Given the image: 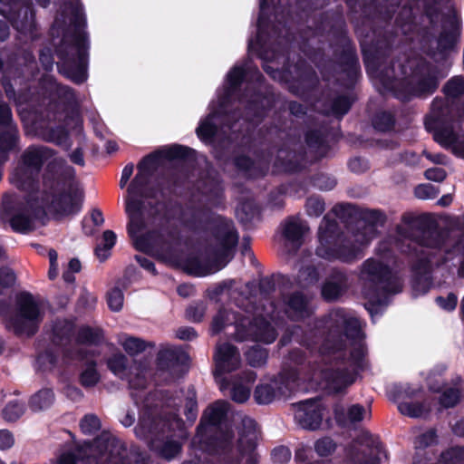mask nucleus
<instances>
[{
  "label": "nucleus",
  "mask_w": 464,
  "mask_h": 464,
  "mask_svg": "<svg viewBox=\"0 0 464 464\" xmlns=\"http://www.w3.org/2000/svg\"><path fill=\"white\" fill-rule=\"evenodd\" d=\"M425 177L433 181H442L446 177V172L441 168H432L425 171Z\"/></svg>",
  "instance_id": "64"
},
{
  "label": "nucleus",
  "mask_w": 464,
  "mask_h": 464,
  "mask_svg": "<svg viewBox=\"0 0 464 464\" xmlns=\"http://www.w3.org/2000/svg\"><path fill=\"white\" fill-rule=\"evenodd\" d=\"M445 92L448 95L458 96L464 92V79L462 77H455L448 82L445 86Z\"/></svg>",
  "instance_id": "52"
},
{
  "label": "nucleus",
  "mask_w": 464,
  "mask_h": 464,
  "mask_svg": "<svg viewBox=\"0 0 464 464\" xmlns=\"http://www.w3.org/2000/svg\"><path fill=\"white\" fill-rule=\"evenodd\" d=\"M410 84L414 94H425L433 92L438 85L437 78L429 66L422 63L413 72Z\"/></svg>",
  "instance_id": "22"
},
{
  "label": "nucleus",
  "mask_w": 464,
  "mask_h": 464,
  "mask_svg": "<svg viewBox=\"0 0 464 464\" xmlns=\"http://www.w3.org/2000/svg\"><path fill=\"white\" fill-rule=\"evenodd\" d=\"M15 280V274L10 267L5 266L0 268V285L9 287L14 285Z\"/></svg>",
  "instance_id": "56"
},
{
  "label": "nucleus",
  "mask_w": 464,
  "mask_h": 464,
  "mask_svg": "<svg viewBox=\"0 0 464 464\" xmlns=\"http://www.w3.org/2000/svg\"><path fill=\"white\" fill-rule=\"evenodd\" d=\"M109 369L118 377L127 379L131 389H143L147 383V367L140 362H134V365L128 369V359L122 353H116L108 360Z\"/></svg>",
  "instance_id": "14"
},
{
  "label": "nucleus",
  "mask_w": 464,
  "mask_h": 464,
  "mask_svg": "<svg viewBox=\"0 0 464 464\" xmlns=\"http://www.w3.org/2000/svg\"><path fill=\"white\" fill-rule=\"evenodd\" d=\"M336 450V443L330 437L319 439L314 443V450L321 457H327Z\"/></svg>",
  "instance_id": "41"
},
{
  "label": "nucleus",
  "mask_w": 464,
  "mask_h": 464,
  "mask_svg": "<svg viewBox=\"0 0 464 464\" xmlns=\"http://www.w3.org/2000/svg\"><path fill=\"white\" fill-rule=\"evenodd\" d=\"M299 278L301 281H307V284H313L317 282L319 276L313 266H309L300 273Z\"/></svg>",
  "instance_id": "62"
},
{
  "label": "nucleus",
  "mask_w": 464,
  "mask_h": 464,
  "mask_svg": "<svg viewBox=\"0 0 464 464\" xmlns=\"http://www.w3.org/2000/svg\"><path fill=\"white\" fill-rule=\"evenodd\" d=\"M80 427L84 434L92 435L100 430L101 421L96 415L87 414L81 420Z\"/></svg>",
  "instance_id": "43"
},
{
  "label": "nucleus",
  "mask_w": 464,
  "mask_h": 464,
  "mask_svg": "<svg viewBox=\"0 0 464 464\" xmlns=\"http://www.w3.org/2000/svg\"><path fill=\"white\" fill-rule=\"evenodd\" d=\"M188 361V354L180 348L163 345L158 353L160 369L174 372Z\"/></svg>",
  "instance_id": "23"
},
{
  "label": "nucleus",
  "mask_w": 464,
  "mask_h": 464,
  "mask_svg": "<svg viewBox=\"0 0 464 464\" xmlns=\"http://www.w3.org/2000/svg\"><path fill=\"white\" fill-rule=\"evenodd\" d=\"M54 401V394L50 389H42L30 399V408L34 411H44L49 408Z\"/></svg>",
  "instance_id": "35"
},
{
  "label": "nucleus",
  "mask_w": 464,
  "mask_h": 464,
  "mask_svg": "<svg viewBox=\"0 0 464 464\" xmlns=\"http://www.w3.org/2000/svg\"><path fill=\"white\" fill-rule=\"evenodd\" d=\"M446 242L442 236L438 232L425 231L417 241H411L409 247L423 256H430L435 251H448Z\"/></svg>",
  "instance_id": "20"
},
{
  "label": "nucleus",
  "mask_w": 464,
  "mask_h": 464,
  "mask_svg": "<svg viewBox=\"0 0 464 464\" xmlns=\"http://www.w3.org/2000/svg\"><path fill=\"white\" fill-rule=\"evenodd\" d=\"M295 422L305 430L319 429L324 411L319 400H307L293 405Z\"/></svg>",
  "instance_id": "17"
},
{
  "label": "nucleus",
  "mask_w": 464,
  "mask_h": 464,
  "mask_svg": "<svg viewBox=\"0 0 464 464\" xmlns=\"http://www.w3.org/2000/svg\"><path fill=\"white\" fill-rule=\"evenodd\" d=\"M102 334V331L99 329H92L88 326H82L79 329L76 343L79 344H92L100 342Z\"/></svg>",
  "instance_id": "38"
},
{
  "label": "nucleus",
  "mask_w": 464,
  "mask_h": 464,
  "mask_svg": "<svg viewBox=\"0 0 464 464\" xmlns=\"http://www.w3.org/2000/svg\"><path fill=\"white\" fill-rule=\"evenodd\" d=\"M362 293L372 304H383L388 295L400 293L402 277L390 263H364L360 274Z\"/></svg>",
  "instance_id": "6"
},
{
  "label": "nucleus",
  "mask_w": 464,
  "mask_h": 464,
  "mask_svg": "<svg viewBox=\"0 0 464 464\" xmlns=\"http://www.w3.org/2000/svg\"><path fill=\"white\" fill-rule=\"evenodd\" d=\"M118 343L130 356L140 354L147 348L154 347V343L147 342L140 337L121 334L118 335Z\"/></svg>",
  "instance_id": "29"
},
{
  "label": "nucleus",
  "mask_w": 464,
  "mask_h": 464,
  "mask_svg": "<svg viewBox=\"0 0 464 464\" xmlns=\"http://www.w3.org/2000/svg\"><path fill=\"white\" fill-rule=\"evenodd\" d=\"M417 390L411 388L409 384L394 385L389 392L392 400L400 401L403 398H410L415 395Z\"/></svg>",
  "instance_id": "48"
},
{
  "label": "nucleus",
  "mask_w": 464,
  "mask_h": 464,
  "mask_svg": "<svg viewBox=\"0 0 464 464\" xmlns=\"http://www.w3.org/2000/svg\"><path fill=\"white\" fill-rule=\"evenodd\" d=\"M51 156V150L47 148H29L24 154L23 164L14 172L12 182L22 189L33 188L34 175Z\"/></svg>",
  "instance_id": "12"
},
{
  "label": "nucleus",
  "mask_w": 464,
  "mask_h": 464,
  "mask_svg": "<svg viewBox=\"0 0 464 464\" xmlns=\"http://www.w3.org/2000/svg\"><path fill=\"white\" fill-rule=\"evenodd\" d=\"M82 200V191L70 188L67 192L55 196L51 202V208L61 216H68L79 211Z\"/></svg>",
  "instance_id": "19"
},
{
  "label": "nucleus",
  "mask_w": 464,
  "mask_h": 464,
  "mask_svg": "<svg viewBox=\"0 0 464 464\" xmlns=\"http://www.w3.org/2000/svg\"><path fill=\"white\" fill-rule=\"evenodd\" d=\"M235 420H240L237 428L239 434L238 447L240 450L251 452L257 440V430L255 420L240 413L237 414Z\"/></svg>",
  "instance_id": "21"
},
{
  "label": "nucleus",
  "mask_w": 464,
  "mask_h": 464,
  "mask_svg": "<svg viewBox=\"0 0 464 464\" xmlns=\"http://www.w3.org/2000/svg\"><path fill=\"white\" fill-rule=\"evenodd\" d=\"M309 215L319 216L324 211V203L317 198H310L306 204Z\"/></svg>",
  "instance_id": "59"
},
{
  "label": "nucleus",
  "mask_w": 464,
  "mask_h": 464,
  "mask_svg": "<svg viewBox=\"0 0 464 464\" xmlns=\"http://www.w3.org/2000/svg\"><path fill=\"white\" fill-rule=\"evenodd\" d=\"M328 334L319 346L327 364L311 377L319 379L333 392H341L353 384L366 361V347L360 321L343 309H334L326 321Z\"/></svg>",
  "instance_id": "1"
},
{
  "label": "nucleus",
  "mask_w": 464,
  "mask_h": 464,
  "mask_svg": "<svg viewBox=\"0 0 464 464\" xmlns=\"http://www.w3.org/2000/svg\"><path fill=\"white\" fill-rule=\"evenodd\" d=\"M92 445L87 444L83 448L77 449L74 451H68L63 453L58 460L59 464H92L94 462L95 458L89 455V453L92 452ZM101 461H106L107 464H119L121 460V458L114 456L112 450H110V452L102 453L100 456Z\"/></svg>",
  "instance_id": "18"
},
{
  "label": "nucleus",
  "mask_w": 464,
  "mask_h": 464,
  "mask_svg": "<svg viewBox=\"0 0 464 464\" xmlns=\"http://www.w3.org/2000/svg\"><path fill=\"white\" fill-rule=\"evenodd\" d=\"M247 313H253V319L237 315L234 312L223 309L213 318L211 333L217 334L225 330L230 324H234L235 338L238 341L253 340L265 343H273L277 332L278 314L275 315L276 306L270 300H265L261 306H253L251 310L246 308Z\"/></svg>",
  "instance_id": "4"
},
{
  "label": "nucleus",
  "mask_w": 464,
  "mask_h": 464,
  "mask_svg": "<svg viewBox=\"0 0 464 464\" xmlns=\"http://www.w3.org/2000/svg\"><path fill=\"white\" fill-rule=\"evenodd\" d=\"M300 373L296 369L284 370L278 377L262 381L254 392L259 404H268L274 400L286 396L299 387Z\"/></svg>",
  "instance_id": "10"
},
{
  "label": "nucleus",
  "mask_w": 464,
  "mask_h": 464,
  "mask_svg": "<svg viewBox=\"0 0 464 464\" xmlns=\"http://www.w3.org/2000/svg\"><path fill=\"white\" fill-rule=\"evenodd\" d=\"M363 223L360 224L358 230L353 236V243L358 246H354L346 254V250H336L333 247L336 233V223L328 219H323L318 231V246L315 248V256L322 259L330 258H354L357 257L356 252L361 247L368 244L376 235V227L383 225L385 215L375 209H368L362 213Z\"/></svg>",
  "instance_id": "5"
},
{
  "label": "nucleus",
  "mask_w": 464,
  "mask_h": 464,
  "mask_svg": "<svg viewBox=\"0 0 464 464\" xmlns=\"http://www.w3.org/2000/svg\"><path fill=\"white\" fill-rule=\"evenodd\" d=\"M171 267L193 276H207L225 267L226 263H168Z\"/></svg>",
  "instance_id": "24"
},
{
  "label": "nucleus",
  "mask_w": 464,
  "mask_h": 464,
  "mask_svg": "<svg viewBox=\"0 0 464 464\" xmlns=\"http://www.w3.org/2000/svg\"><path fill=\"white\" fill-rule=\"evenodd\" d=\"M398 410L403 415L418 418L424 416L430 410V406L427 402L420 403L401 401L398 404Z\"/></svg>",
  "instance_id": "36"
},
{
  "label": "nucleus",
  "mask_w": 464,
  "mask_h": 464,
  "mask_svg": "<svg viewBox=\"0 0 464 464\" xmlns=\"http://www.w3.org/2000/svg\"><path fill=\"white\" fill-rule=\"evenodd\" d=\"M197 336L198 334L195 329L189 326L180 327L176 331V337L180 340L191 341L196 339Z\"/></svg>",
  "instance_id": "60"
},
{
  "label": "nucleus",
  "mask_w": 464,
  "mask_h": 464,
  "mask_svg": "<svg viewBox=\"0 0 464 464\" xmlns=\"http://www.w3.org/2000/svg\"><path fill=\"white\" fill-rule=\"evenodd\" d=\"M207 305L204 302H197L190 304L186 310V317L191 322H200L205 316Z\"/></svg>",
  "instance_id": "45"
},
{
  "label": "nucleus",
  "mask_w": 464,
  "mask_h": 464,
  "mask_svg": "<svg viewBox=\"0 0 464 464\" xmlns=\"http://www.w3.org/2000/svg\"><path fill=\"white\" fill-rule=\"evenodd\" d=\"M345 287V276L342 273L336 272L323 285L322 295L325 300H335L342 295Z\"/></svg>",
  "instance_id": "27"
},
{
  "label": "nucleus",
  "mask_w": 464,
  "mask_h": 464,
  "mask_svg": "<svg viewBox=\"0 0 464 464\" xmlns=\"http://www.w3.org/2000/svg\"><path fill=\"white\" fill-rule=\"evenodd\" d=\"M347 417L352 423L359 422L371 418V410L369 407L354 404L348 409Z\"/></svg>",
  "instance_id": "39"
},
{
  "label": "nucleus",
  "mask_w": 464,
  "mask_h": 464,
  "mask_svg": "<svg viewBox=\"0 0 464 464\" xmlns=\"http://www.w3.org/2000/svg\"><path fill=\"white\" fill-rule=\"evenodd\" d=\"M116 235L111 230H106L102 235V246L95 248V255L99 259H107L110 257L111 249L115 245Z\"/></svg>",
  "instance_id": "37"
},
{
  "label": "nucleus",
  "mask_w": 464,
  "mask_h": 464,
  "mask_svg": "<svg viewBox=\"0 0 464 464\" xmlns=\"http://www.w3.org/2000/svg\"><path fill=\"white\" fill-rule=\"evenodd\" d=\"M73 324L68 320H57L52 326L51 340L55 346H64L71 341Z\"/></svg>",
  "instance_id": "30"
},
{
  "label": "nucleus",
  "mask_w": 464,
  "mask_h": 464,
  "mask_svg": "<svg viewBox=\"0 0 464 464\" xmlns=\"http://www.w3.org/2000/svg\"><path fill=\"white\" fill-rule=\"evenodd\" d=\"M291 459V451L287 447L279 446L272 451V459L276 464H285Z\"/></svg>",
  "instance_id": "53"
},
{
  "label": "nucleus",
  "mask_w": 464,
  "mask_h": 464,
  "mask_svg": "<svg viewBox=\"0 0 464 464\" xmlns=\"http://www.w3.org/2000/svg\"><path fill=\"white\" fill-rule=\"evenodd\" d=\"M430 263H414L411 267L412 287L418 294L426 293L431 285Z\"/></svg>",
  "instance_id": "26"
},
{
  "label": "nucleus",
  "mask_w": 464,
  "mask_h": 464,
  "mask_svg": "<svg viewBox=\"0 0 464 464\" xmlns=\"http://www.w3.org/2000/svg\"><path fill=\"white\" fill-rule=\"evenodd\" d=\"M80 383L84 388L94 387L101 380V375L92 360H87L82 366L79 376Z\"/></svg>",
  "instance_id": "34"
},
{
  "label": "nucleus",
  "mask_w": 464,
  "mask_h": 464,
  "mask_svg": "<svg viewBox=\"0 0 464 464\" xmlns=\"http://www.w3.org/2000/svg\"><path fill=\"white\" fill-rule=\"evenodd\" d=\"M228 405L229 404L227 401H218L208 407L204 411L200 423L198 427L194 442L198 441L201 443L203 440L208 439L209 434L219 430L220 434L217 439L218 446L224 452L228 450L231 444L232 436L230 432L221 430L222 422L227 417L228 411Z\"/></svg>",
  "instance_id": "9"
},
{
  "label": "nucleus",
  "mask_w": 464,
  "mask_h": 464,
  "mask_svg": "<svg viewBox=\"0 0 464 464\" xmlns=\"http://www.w3.org/2000/svg\"><path fill=\"white\" fill-rule=\"evenodd\" d=\"M414 194L420 199H426L434 198L436 191L431 185L425 184L418 186L414 190Z\"/></svg>",
  "instance_id": "58"
},
{
  "label": "nucleus",
  "mask_w": 464,
  "mask_h": 464,
  "mask_svg": "<svg viewBox=\"0 0 464 464\" xmlns=\"http://www.w3.org/2000/svg\"><path fill=\"white\" fill-rule=\"evenodd\" d=\"M24 412V404L18 401L9 402L3 411L4 418L8 421H14Z\"/></svg>",
  "instance_id": "47"
},
{
  "label": "nucleus",
  "mask_w": 464,
  "mask_h": 464,
  "mask_svg": "<svg viewBox=\"0 0 464 464\" xmlns=\"http://www.w3.org/2000/svg\"><path fill=\"white\" fill-rule=\"evenodd\" d=\"M185 414L188 420L193 421L197 417L198 403L196 400V392L193 388H189L187 392L185 399Z\"/></svg>",
  "instance_id": "44"
},
{
  "label": "nucleus",
  "mask_w": 464,
  "mask_h": 464,
  "mask_svg": "<svg viewBox=\"0 0 464 464\" xmlns=\"http://www.w3.org/2000/svg\"><path fill=\"white\" fill-rule=\"evenodd\" d=\"M382 445L368 432L353 441L347 450L350 464H380L381 455L383 454Z\"/></svg>",
  "instance_id": "13"
},
{
  "label": "nucleus",
  "mask_w": 464,
  "mask_h": 464,
  "mask_svg": "<svg viewBox=\"0 0 464 464\" xmlns=\"http://www.w3.org/2000/svg\"><path fill=\"white\" fill-rule=\"evenodd\" d=\"M12 227L19 232H27L32 229V218L24 215H16L11 219Z\"/></svg>",
  "instance_id": "51"
},
{
  "label": "nucleus",
  "mask_w": 464,
  "mask_h": 464,
  "mask_svg": "<svg viewBox=\"0 0 464 464\" xmlns=\"http://www.w3.org/2000/svg\"><path fill=\"white\" fill-rule=\"evenodd\" d=\"M44 318L43 304L31 294L23 293L16 299L15 310L6 319V327L16 334H34Z\"/></svg>",
  "instance_id": "8"
},
{
  "label": "nucleus",
  "mask_w": 464,
  "mask_h": 464,
  "mask_svg": "<svg viewBox=\"0 0 464 464\" xmlns=\"http://www.w3.org/2000/svg\"><path fill=\"white\" fill-rule=\"evenodd\" d=\"M256 375L249 371L244 372V376L236 379L230 388L232 400L238 403L246 401L250 397L251 386L256 381Z\"/></svg>",
  "instance_id": "25"
},
{
  "label": "nucleus",
  "mask_w": 464,
  "mask_h": 464,
  "mask_svg": "<svg viewBox=\"0 0 464 464\" xmlns=\"http://www.w3.org/2000/svg\"><path fill=\"white\" fill-rule=\"evenodd\" d=\"M147 160L140 163L139 171L127 189L125 208L130 219L129 234L135 247L154 256L157 250L154 249L151 240L162 222V216L158 202L139 198L146 197L145 188L150 177V172L146 169Z\"/></svg>",
  "instance_id": "3"
},
{
  "label": "nucleus",
  "mask_w": 464,
  "mask_h": 464,
  "mask_svg": "<svg viewBox=\"0 0 464 464\" xmlns=\"http://www.w3.org/2000/svg\"><path fill=\"white\" fill-rule=\"evenodd\" d=\"M436 441V433L434 430H430L420 434L416 438L414 442L416 449H423L432 445Z\"/></svg>",
  "instance_id": "55"
},
{
  "label": "nucleus",
  "mask_w": 464,
  "mask_h": 464,
  "mask_svg": "<svg viewBox=\"0 0 464 464\" xmlns=\"http://www.w3.org/2000/svg\"><path fill=\"white\" fill-rule=\"evenodd\" d=\"M285 313L295 320L307 316L310 313L307 298L300 293L294 294L286 303Z\"/></svg>",
  "instance_id": "28"
},
{
  "label": "nucleus",
  "mask_w": 464,
  "mask_h": 464,
  "mask_svg": "<svg viewBox=\"0 0 464 464\" xmlns=\"http://www.w3.org/2000/svg\"><path fill=\"white\" fill-rule=\"evenodd\" d=\"M217 113H210L208 117L204 120L200 125L197 129V133L201 139H208L214 135L216 132L217 127L213 123V119L216 117Z\"/></svg>",
  "instance_id": "46"
},
{
  "label": "nucleus",
  "mask_w": 464,
  "mask_h": 464,
  "mask_svg": "<svg viewBox=\"0 0 464 464\" xmlns=\"http://www.w3.org/2000/svg\"><path fill=\"white\" fill-rule=\"evenodd\" d=\"M181 426L182 422L176 413H169L164 419L143 416L135 427V433L137 437L146 440L152 450L167 459H171L180 452L181 446L176 440H167L163 442L162 440L167 430L180 429Z\"/></svg>",
  "instance_id": "7"
},
{
  "label": "nucleus",
  "mask_w": 464,
  "mask_h": 464,
  "mask_svg": "<svg viewBox=\"0 0 464 464\" xmlns=\"http://www.w3.org/2000/svg\"><path fill=\"white\" fill-rule=\"evenodd\" d=\"M463 381L460 377L453 380L452 386L444 389L440 397V404L442 408L454 407L460 399L463 391Z\"/></svg>",
  "instance_id": "31"
},
{
  "label": "nucleus",
  "mask_w": 464,
  "mask_h": 464,
  "mask_svg": "<svg viewBox=\"0 0 464 464\" xmlns=\"http://www.w3.org/2000/svg\"><path fill=\"white\" fill-rule=\"evenodd\" d=\"M58 356L49 349L38 356L37 362L44 370H51L57 364Z\"/></svg>",
  "instance_id": "50"
},
{
  "label": "nucleus",
  "mask_w": 464,
  "mask_h": 464,
  "mask_svg": "<svg viewBox=\"0 0 464 464\" xmlns=\"http://www.w3.org/2000/svg\"><path fill=\"white\" fill-rule=\"evenodd\" d=\"M246 356L250 365L258 367L266 363L267 353L266 349L256 345L246 353Z\"/></svg>",
  "instance_id": "40"
},
{
  "label": "nucleus",
  "mask_w": 464,
  "mask_h": 464,
  "mask_svg": "<svg viewBox=\"0 0 464 464\" xmlns=\"http://www.w3.org/2000/svg\"><path fill=\"white\" fill-rule=\"evenodd\" d=\"M214 359L216 364L215 378L220 386V390L224 391L228 387V382L223 377V374L233 372L239 367L240 354L235 346L224 343L217 346Z\"/></svg>",
  "instance_id": "16"
},
{
  "label": "nucleus",
  "mask_w": 464,
  "mask_h": 464,
  "mask_svg": "<svg viewBox=\"0 0 464 464\" xmlns=\"http://www.w3.org/2000/svg\"><path fill=\"white\" fill-rule=\"evenodd\" d=\"M351 104L352 100L349 97H338L333 103V112L342 116L349 111Z\"/></svg>",
  "instance_id": "54"
},
{
  "label": "nucleus",
  "mask_w": 464,
  "mask_h": 464,
  "mask_svg": "<svg viewBox=\"0 0 464 464\" xmlns=\"http://www.w3.org/2000/svg\"><path fill=\"white\" fill-rule=\"evenodd\" d=\"M0 14L21 33H32L34 28V14L29 5H20L17 0H0Z\"/></svg>",
  "instance_id": "15"
},
{
  "label": "nucleus",
  "mask_w": 464,
  "mask_h": 464,
  "mask_svg": "<svg viewBox=\"0 0 464 464\" xmlns=\"http://www.w3.org/2000/svg\"><path fill=\"white\" fill-rule=\"evenodd\" d=\"M15 134L13 131L4 133L0 137V147L4 150L12 149L15 144Z\"/></svg>",
  "instance_id": "61"
},
{
  "label": "nucleus",
  "mask_w": 464,
  "mask_h": 464,
  "mask_svg": "<svg viewBox=\"0 0 464 464\" xmlns=\"http://www.w3.org/2000/svg\"><path fill=\"white\" fill-rule=\"evenodd\" d=\"M85 18L79 0L64 2L53 22L52 34L62 36L57 49L61 72L77 83L87 78L88 44L84 33Z\"/></svg>",
  "instance_id": "2"
},
{
  "label": "nucleus",
  "mask_w": 464,
  "mask_h": 464,
  "mask_svg": "<svg viewBox=\"0 0 464 464\" xmlns=\"http://www.w3.org/2000/svg\"><path fill=\"white\" fill-rule=\"evenodd\" d=\"M124 296L122 290L119 287L111 288L107 294V304L113 312H119L123 306Z\"/></svg>",
  "instance_id": "42"
},
{
  "label": "nucleus",
  "mask_w": 464,
  "mask_h": 464,
  "mask_svg": "<svg viewBox=\"0 0 464 464\" xmlns=\"http://www.w3.org/2000/svg\"><path fill=\"white\" fill-rule=\"evenodd\" d=\"M434 138L439 143L445 147L454 145L457 141V135L452 130L448 128L436 130Z\"/></svg>",
  "instance_id": "49"
},
{
  "label": "nucleus",
  "mask_w": 464,
  "mask_h": 464,
  "mask_svg": "<svg viewBox=\"0 0 464 464\" xmlns=\"http://www.w3.org/2000/svg\"><path fill=\"white\" fill-rule=\"evenodd\" d=\"M238 236L236 233L232 223L222 224L216 233V245L214 254L220 259H255L254 253L248 243L243 242L240 249L235 251L234 246L237 243Z\"/></svg>",
  "instance_id": "11"
},
{
  "label": "nucleus",
  "mask_w": 464,
  "mask_h": 464,
  "mask_svg": "<svg viewBox=\"0 0 464 464\" xmlns=\"http://www.w3.org/2000/svg\"><path fill=\"white\" fill-rule=\"evenodd\" d=\"M307 231V226L296 218L285 221L283 228L284 236L293 244L298 242Z\"/></svg>",
  "instance_id": "33"
},
{
  "label": "nucleus",
  "mask_w": 464,
  "mask_h": 464,
  "mask_svg": "<svg viewBox=\"0 0 464 464\" xmlns=\"http://www.w3.org/2000/svg\"><path fill=\"white\" fill-rule=\"evenodd\" d=\"M458 298L454 294H449L446 298L439 296L436 303L446 311H452L457 305Z\"/></svg>",
  "instance_id": "57"
},
{
  "label": "nucleus",
  "mask_w": 464,
  "mask_h": 464,
  "mask_svg": "<svg viewBox=\"0 0 464 464\" xmlns=\"http://www.w3.org/2000/svg\"><path fill=\"white\" fill-rule=\"evenodd\" d=\"M245 71L243 68L236 66L228 73L227 79L232 86H237L241 82L244 76Z\"/></svg>",
  "instance_id": "63"
},
{
  "label": "nucleus",
  "mask_w": 464,
  "mask_h": 464,
  "mask_svg": "<svg viewBox=\"0 0 464 464\" xmlns=\"http://www.w3.org/2000/svg\"><path fill=\"white\" fill-rule=\"evenodd\" d=\"M80 270L81 263H51L48 276L51 280H53L62 272L63 280L71 283L74 280L73 275Z\"/></svg>",
  "instance_id": "32"
}]
</instances>
